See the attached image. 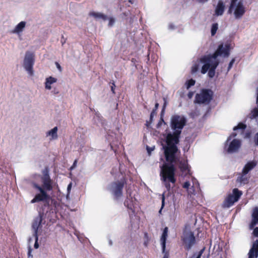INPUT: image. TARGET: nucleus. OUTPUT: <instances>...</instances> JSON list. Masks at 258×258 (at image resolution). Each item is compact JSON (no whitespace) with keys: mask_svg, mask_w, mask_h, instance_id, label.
Returning <instances> with one entry per match:
<instances>
[{"mask_svg":"<svg viewBox=\"0 0 258 258\" xmlns=\"http://www.w3.org/2000/svg\"><path fill=\"white\" fill-rule=\"evenodd\" d=\"M41 180L42 182V186H40L35 182L32 183L33 187L40 192L37 194L31 201V203L32 204L40 202L48 201L50 199V196L47 193V191L52 190V181L50 179L47 170L43 172Z\"/></svg>","mask_w":258,"mask_h":258,"instance_id":"f257e3e1","label":"nucleus"},{"mask_svg":"<svg viewBox=\"0 0 258 258\" xmlns=\"http://www.w3.org/2000/svg\"><path fill=\"white\" fill-rule=\"evenodd\" d=\"M175 171L176 168L174 164L164 163L161 167V179L168 191L171 188L170 183L174 184L176 181Z\"/></svg>","mask_w":258,"mask_h":258,"instance_id":"f03ea898","label":"nucleus"},{"mask_svg":"<svg viewBox=\"0 0 258 258\" xmlns=\"http://www.w3.org/2000/svg\"><path fill=\"white\" fill-rule=\"evenodd\" d=\"M166 163L175 164L179 161L180 151L177 146H163Z\"/></svg>","mask_w":258,"mask_h":258,"instance_id":"7ed1b4c3","label":"nucleus"},{"mask_svg":"<svg viewBox=\"0 0 258 258\" xmlns=\"http://www.w3.org/2000/svg\"><path fill=\"white\" fill-rule=\"evenodd\" d=\"M231 0L228 13H233L235 19H240L246 12V8L242 1Z\"/></svg>","mask_w":258,"mask_h":258,"instance_id":"20e7f679","label":"nucleus"},{"mask_svg":"<svg viewBox=\"0 0 258 258\" xmlns=\"http://www.w3.org/2000/svg\"><path fill=\"white\" fill-rule=\"evenodd\" d=\"M181 240L184 249L187 251H189L196 242L194 232L189 230L183 231Z\"/></svg>","mask_w":258,"mask_h":258,"instance_id":"39448f33","label":"nucleus"},{"mask_svg":"<svg viewBox=\"0 0 258 258\" xmlns=\"http://www.w3.org/2000/svg\"><path fill=\"white\" fill-rule=\"evenodd\" d=\"M242 195V192L241 191L238 190L237 188H234L232 191V194L228 195L222 204V207L224 208H228L232 206L234 203L239 200Z\"/></svg>","mask_w":258,"mask_h":258,"instance_id":"423d86ee","label":"nucleus"},{"mask_svg":"<svg viewBox=\"0 0 258 258\" xmlns=\"http://www.w3.org/2000/svg\"><path fill=\"white\" fill-rule=\"evenodd\" d=\"M213 92L208 89H203L200 94H197L194 101L195 103L208 104L212 99Z\"/></svg>","mask_w":258,"mask_h":258,"instance_id":"0eeeda50","label":"nucleus"},{"mask_svg":"<svg viewBox=\"0 0 258 258\" xmlns=\"http://www.w3.org/2000/svg\"><path fill=\"white\" fill-rule=\"evenodd\" d=\"M126 184V180L124 178L120 181H114L111 184V190L115 200L118 199L122 196V189Z\"/></svg>","mask_w":258,"mask_h":258,"instance_id":"6e6552de","label":"nucleus"},{"mask_svg":"<svg viewBox=\"0 0 258 258\" xmlns=\"http://www.w3.org/2000/svg\"><path fill=\"white\" fill-rule=\"evenodd\" d=\"M186 118L183 116L174 115L171 118L170 126L174 131H180L181 132L182 129L186 124Z\"/></svg>","mask_w":258,"mask_h":258,"instance_id":"1a4fd4ad","label":"nucleus"},{"mask_svg":"<svg viewBox=\"0 0 258 258\" xmlns=\"http://www.w3.org/2000/svg\"><path fill=\"white\" fill-rule=\"evenodd\" d=\"M180 135V131H175L172 133H168L165 138L166 145L164 146H177V145L179 143Z\"/></svg>","mask_w":258,"mask_h":258,"instance_id":"9d476101","label":"nucleus"},{"mask_svg":"<svg viewBox=\"0 0 258 258\" xmlns=\"http://www.w3.org/2000/svg\"><path fill=\"white\" fill-rule=\"evenodd\" d=\"M34 63V54L30 51H27L24 59V67L30 76L33 75V66Z\"/></svg>","mask_w":258,"mask_h":258,"instance_id":"9b49d317","label":"nucleus"},{"mask_svg":"<svg viewBox=\"0 0 258 258\" xmlns=\"http://www.w3.org/2000/svg\"><path fill=\"white\" fill-rule=\"evenodd\" d=\"M200 62L204 63L202 67L201 73L203 74H206L209 71L211 67H212L213 63L210 62L209 58L207 57H202L200 59Z\"/></svg>","mask_w":258,"mask_h":258,"instance_id":"f8f14e48","label":"nucleus"},{"mask_svg":"<svg viewBox=\"0 0 258 258\" xmlns=\"http://www.w3.org/2000/svg\"><path fill=\"white\" fill-rule=\"evenodd\" d=\"M241 142L238 139L233 140L230 143L228 148L227 150L228 153H234L238 151L240 147Z\"/></svg>","mask_w":258,"mask_h":258,"instance_id":"ddd939ff","label":"nucleus"},{"mask_svg":"<svg viewBox=\"0 0 258 258\" xmlns=\"http://www.w3.org/2000/svg\"><path fill=\"white\" fill-rule=\"evenodd\" d=\"M258 256V240H256L252 244V247L248 252V258H254Z\"/></svg>","mask_w":258,"mask_h":258,"instance_id":"4468645a","label":"nucleus"},{"mask_svg":"<svg viewBox=\"0 0 258 258\" xmlns=\"http://www.w3.org/2000/svg\"><path fill=\"white\" fill-rule=\"evenodd\" d=\"M247 173H244L242 171L238 174V176L236 179V182L240 184H246L248 183L249 176L247 175Z\"/></svg>","mask_w":258,"mask_h":258,"instance_id":"2eb2a0df","label":"nucleus"},{"mask_svg":"<svg viewBox=\"0 0 258 258\" xmlns=\"http://www.w3.org/2000/svg\"><path fill=\"white\" fill-rule=\"evenodd\" d=\"M168 228L166 227L164 228L162 236L160 238L162 252H165L166 248V241L168 236Z\"/></svg>","mask_w":258,"mask_h":258,"instance_id":"dca6fc26","label":"nucleus"},{"mask_svg":"<svg viewBox=\"0 0 258 258\" xmlns=\"http://www.w3.org/2000/svg\"><path fill=\"white\" fill-rule=\"evenodd\" d=\"M220 49V55L224 57H228L230 54V46L228 44H226L224 46L223 44H221L218 46L217 49Z\"/></svg>","mask_w":258,"mask_h":258,"instance_id":"f3484780","label":"nucleus"},{"mask_svg":"<svg viewBox=\"0 0 258 258\" xmlns=\"http://www.w3.org/2000/svg\"><path fill=\"white\" fill-rule=\"evenodd\" d=\"M257 165V162L253 160L248 162L244 166L242 171L244 173H248L249 171L252 170Z\"/></svg>","mask_w":258,"mask_h":258,"instance_id":"a211bd4d","label":"nucleus"},{"mask_svg":"<svg viewBox=\"0 0 258 258\" xmlns=\"http://www.w3.org/2000/svg\"><path fill=\"white\" fill-rule=\"evenodd\" d=\"M220 49H217L215 52L212 55H206L203 56V57H207L209 58L210 62L211 63H214L215 62H217L218 63V65L219 64V61L217 60V58L218 56L220 55Z\"/></svg>","mask_w":258,"mask_h":258,"instance_id":"6ab92c4d","label":"nucleus"},{"mask_svg":"<svg viewBox=\"0 0 258 258\" xmlns=\"http://www.w3.org/2000/svg\"><path fill=\"white\" fill-rule=\"evenodd\" d=\"M225 10V5L222 1H219L217 6L215 9V15L221 16L223 14Z\"/></svg>","mask_w":258,"mask_h":258,"instance_id":"aec40b11","label":"nucleus"},{"mask_svg":"<svg viewBox=\"0 0 258 258\" xmlns=\"http://www.w3.org/2000/svg\"><path fill=\"white\" fill-rule=\"evenodd\" d=\"M57 79L51 76L46 78L45 82V88L46 89L50 90L51 85L57 82Z\"/></svg>","mask_w":258,"mask_h":258,"instance_id":"412c9836","label":"nucleus"},{"mask_svg":"<svg viewBox=\"0 0 258 258\" xmlns=\"http://www.w3.org/2000/svg\"><path fill=\"white\" fill-rule=\"evenodd\" d=\"M89 15L90 16L93 17L96 19H101L104 21H105L107 19V16L100 13H97L92 11L89 13Z\"/></svg>","mask_w":258,"mask_h":258,"instance_id":"4be33fe9","label":"nucleus"},{"mask_svg":"<svg viewBox=\"0 0 258 258\" xmlns=\"http://www.w3.org/2000/svg\"><path fill=\"white\" fill-rule=\"evenodd\" d=\"M42 220L41 218L35 220L32 223V227L34 230V236L38 235V230L41 225Z\"/></svg>","mask_w":258,"mask_h":258,"instance_id":"5701e85b","label":"nucleus"},{"mask_svg":"<svg viewBox=\"0 0 258 258\" xmlns=\"http://www.w3.org/2000/svg\"><path fill=\"white\" fill-rule=\"evenodd\" d=\"M26 25V22L24 21H22L20 22L15 28V29L12 31L13 33H19L23 31L24 28H25Z\"/></svg>","mask_w":258,"mask_h":258,"instance_id":"b1692460","label":"nucleus"},{"mask_svg":"<svg viewBox=\"0 0 258 258\" xmlns=\"http://www.w3.org/2000/svg\"><path fill=\"white\" fill-rule=\"evenodd\" d=\"M179 168L182 172L188 170V165L187 161H179Z\"/></svg>","mask_w":258,"mask_h":258,"instance_id":"393cba45","label":"nucleus"},{"mask_svg":"<svg viewBox=\"0 0 258 258\" xmlns=\"http://www.w3.org/2000/svg\"><path fill=\"white\" fill-rule=\"evenodd\" d=\"M57 130H58L57 127V126L54 127L52 130H51L50 131H48L47 133V134H46L47 136H51V140L52 139H53V140L57 139L58 138V136H57Z\"/></svg>","mask_w":258,"mask_h":258,"instance_id":"a878e982","label":"nucleus"},{"mask_svg":"<svg viewBox=\"0 0 258 258\" xmlns=\"http://www.w3.org/2000/svg\"><path fill=\"white\" fill-rule=\"evenodd\" d=\"M218 66V63L217 62H215L213 63L212 67L210 68L208 71V75L209 78H212L214 77L215 75V70Z\"/></svg>","mask_w":258,"mask_h":258,"instance_id":"bb28decb","label":"nucleus"},{"mask_svg":"<svg viewBox=\"0 0 258 258\" xmlns=\"http://www.w3.org/2000/svg\"><path fill=\"white\" fill-rule=\"evenodd\" d=\"M252 220L251 224L254 225L258 223V208L256 207L254 208L252 214Z\"/></svg>","mask_w":258,"mask_h":258,"instance_id":"cd10ccee","label":"nucleus"},{"mask_svg":"<svg viewBox=\"0 0 258 258\" xmlns=\"http://www.w3.org/2000/svg\"><path fill=\"white\" fill-rule=\"evenodd\" d=\"M159 103L156 102L155 104V107H154V108H153V109L152 110L151 114H150V119L151 121H152L153 120V116L155 114H156V111L158 109V107H159Z\"/></svg>","mask_w":258,"mask_h":258,"instance_id":"c85d7f7f","label":"nucleus"},{"mask_svg":"<svg viewBox=\"0 0 258 258\" xmlns=\"http://www.w3.org/2000/svg\"><path fill=\"white\" fill-rule=\"evenodd\" d=\"M218 29V24L217 23L213 24L212 27H211V35L212 36H214L216 34Z\"/></svg>","mask_w":258,"mask_h":258,"instance_id":"c756f323","label":"nucleus"},{"mask_svg":"<svg viewBox=\"0 0 258 258\" xmlns=\"http://www.w3.org/2000/svg\"><path fill=\"white\" fill-rule=\"evenodd\" d=\"M246 125L245 124H244L242 122H240L237 124V126L234 127L233 130L236 131L239 129L244 130L246 128Z\"/></svg>","mask_w":258,"mask_h":258,"instance_id":"7c9ffc66","label":"nucleus"},{"mask_svg":"<svg viewBox=\"0 0 258 258\" xmlns=\"http://www.w3.org/2000/svg\"><path fill=\"white\" fill-rule=\"evenodd\" d=\"M196 83L195 80H194L192 79H190L187 81L186 84V88L187 89H188L190 87H191L192 86H194Z\"/></svg>","mask_w":258,"mask_h":258,"instance_id":"2f4dec72","label":"nucleus"},{"mask_svg":"<svg viewBox=\"0 0 258 258\" xmlns=\"http://www.w3.org/2000/svg\"><path fill=\"white\" fill-rule=\"evenodd\" d=\"M204 249L205 248H203L202 249H201L198 253V254L197 255L196 253H194L191 257L190 258H201L202 254L204 252Z\"/></svg>","mask_w":258,"mask_h":258,"instance_id":"473e14b6","label":"nucleus"},{"mask_svg":"<svg viewBox=\"0 0 258 258\" xmlns=\"http://www.w3.org/2000/svg\"><path fill=\"white\" fill-rule=\"evenodd\" d=\"M199 69V65L198 64H195L191 67V73L194 74L196 73Z\"/></svg>","mask_w":258,"mask_h":258,"instance_id":"72a5a7b5","label":"nucleus"},{"mask_svg":"<svg viewBox=\"0 0 258 258\" xmlns=\"http://www.w3.org/2000/svg\"><path fill=\"white\" fill-rule=\"evenodd\" d=\"M251 118H256L258 116V108H255L251 111Z\"/></svg>","mask_w":258,"mask_h":258,"instance_id":"f704fd0d","label":"nucleus"},{"mask_svg":"<svg viewBox=\"0 0 258 258\" xmlns=\"http://www.w3.org/2000/svg\"><path fill=\"white\" fill-rule=\"evenodd\" d=\"M253 142L255 147H258V132L253 137Z\"/></svg>","mask_w":258,"mask_h":258,"instance_id":"c9c22d12","label":"nucleus"},{"mask_svg":"<svg viewBox=\"0 0 258 258\" xmlns=\"http://www.w3.org/2000/svg\"><path fill=\"white\" fill-rule=\"evenodd\" d=\"M132 202V201L126 199L125 200L124 202V206L127 207L128 209H132V205L131 204V203Z\"/></svg>","mask_w":258,"mask_h":258,"instance_id":"e433bc0d","label":"nucleus"},{"mask_svg":"<svg viewBox=\"0 0 258 258\" xmlns=\"http://www.w3.org/2000/svg\"><path fill=\"white\" fill-rule=\"evenodd\" d=\"M165 196L164 195H162V206H161V208L160 209V210H159V213H161V211H162V209H163V208L164 207V205H165Z\"/></svg>","mask_w":258,"mask_h":258,"instance_id":"4c0bfd02","label":"nucleus"},{"mask_svg":"<svg viewBox=\"0 0 258 258\" xmlns=\"http://www.w3.org/2000/svg\"><path fill=\"white\" fill-rule=\"evenodd\" d=\"M35 236V243H34V247L35 248L37 249L39 247V244H38V235H36V236Z\"/></svg>","mask_w":258,"mask_h":258,"instance_id":"58836bf2","label":"nucleus"},{"mask_svg":"<svg viewBox=\"0 0 258 258\" xmlns=\"http://www.w3.org/2000/svg\"><path fill=\"white\" fill-rule=\"evenodd\" d=\"M235 59L234 58H232L231 59V60L230 61L229 65H228V71H229L231 69V68L233 66V63L235 62Z\"/></svg>","mask_w":258,"mask_h":258,"instance_id":"ea45409f","label":"nucleus"},{"mask_svg":"<svg viewBox=\"0 0 258 258\" xmlns=\"http://www.w3.org/2000/svg\"><path fill=\"white\" fill-rule=\"evenodd\" d=\"M190 185V182L187 181L183 183V184L182 185V187L187 190L189 188Z\"/></svg>","mask_w":258,"mask_h":258,"instance_id":"a19ab883","label":"nucleus"},{"mask_svg":"<svg viewBox=\"0 0 258 258\" xmlns=\"http://www.w3.org/2000/svg\"><path fill=\"white\" fill-rule=\"evenodd\" d=\"M115 22V20L113 18H109V23H108V26L109 27H111L113 26Z\"/></svg>","mask_w":258,"mask_h":258,"instance_id":"79ce46f5","label":"nucleus"},{"mask_svg":"<svg viewBox=\"0 0 258 258\" xmlns=\"http://www.w3.org/2000/svg\"><path fill=\"white\" fill-rule=\"evenodd\" d=\"M236 135H237V134L236 133H232L230 135V136L228 138V139H227V140L226 141V143H228L229 141H230L232 138H234V137H236Z\"/></svg>","mask_w":258,"mask_h":258,"instance_id":"37998d69","label":"nucleus"},{"mask_svg":"<svg viewBox=\"0 0 258 258\" xmlns=\"http://www.w3.org/2000/svg\"><path fill=\"white\" fill-rule=\"evenodd\" d=\"M163 100H164V104L163 105L162 112H163L164 111V110L166 107L167 103V100L165 98H163Z\"/></svg>","mask_w":258,"mask_h":258,"instance_id":"c03bdc74","label":"nucleus"},{"mask_svg":"<svg viewBox=\"0 0 258 258\" xmlns=\"http://www.w3.org/2000/svg\"><path fill=\"white\" fill-rule=\"evenodd\" d=\"M253 234L255 237H258V227H256L254 229Z\"/></svg>","mask_w":258,"mask_h":258,"instance_id":"a18cd8bd","label":"nucleus"},{"mask_svg":"<svg viewBox=\"0 0 258 258\" xmlns=\"http://www.w3.org/2000/svg\"><path fill=\"white\" fill-rule=\"evenodd\" d=\"M32 250V249L31 248V247H29L28 248V258L33 257V255L31 254Z\"/></svg>","mask_w":258,"mask_h":258,"instance_id":"49530a36","label":"nucleus"},{"mask_svg":"<svg viewBox=\"0 0 258 258\" xmlns=\"http://www.w3.org/2000/svg\"><path fill=\"white\" fill-rule=\"evenodd\" d=\"M55 66H56L57 69L59 70V71L61 72L62 68H61V67L60 66V65L59 64V63L58 62H55Z\"/></svg>","mask_w":258,"mask_h":258,"instance_id":"de8ad7c7","label":"nucleus"},{"mask_svg":"<svg viewBox=\"0 0 258 258\" xmlns=\"http://www.w3.org/2000/svg\"><path fill=\"white\" fill-rule=\"evenodd\" d=\"M115 84L114 82L112 83V85L111 86V90L113 94H115Z\"/></svg>","mask_w":258,"mask_h":258,"instance_id":"09e8293b","label":"nucleus"},{"mask_svg":"<svg viewBox=\"0 0 258 258\" xmlns=\"http://www.w3.org/2000/svg\"><path fill=\"white\" fill-rule=\"evenodd\" d=\"M51 93L54 95H56L59 93V91L56 88H54L53 90L51 91Z\"/></svg>","mask_w":258,"mask_h":258,"instance_id":"8fccbe9b","label":"nucleus"},{"mask_svg":"<svg viewBox=\"0 0 258 258\" xmlns=\"http://www.w3.org/2000/svg\"><path fill=\"white\" fill-rule=\"evenodd\" d=\"M77 162H78V160L76 159L74 161V162L73 163V165L71 167V169L74 168H75L76 167Z\"/></svg>","mask_w":258,"mask_h":258,"instance_id":"3c124183","label":"nucleus"},{"mask_svg":"<svg viewBox=\"0 0 258 258\" xmlns=\"http://www.w3.org/2000/svg\"><path fill=\"white\" fill-rule=\"evenodd\" d=\"M164 253V255L163 257V258H168L169 257V253L168 251H165V252H163Z\"/></svg>","mask_w":258,"mask_h":258,"instance_id":"603ef678","label":"nucleus"},{"mask_svg":"<svg viewBox=\"0 0 258 258\" xmlns=\"http://www.w3.org/2000/svg\"><path fill=\"white\" fill-rule=\"evenodd\" d=\"M194 92H188L187 96L189 98H191L193 96Z\"/></svg>","mask_w":258,"mask_h":258,"instance_id":"864d4df0","label":"nucleus"},{"mask_svg":"<svg viewBox=\"0 0 258 258\" xmlns=\"http://www.w3.org/2000/svg\"><path fill=\"white\" fill-rule=\"evenodd\" d=\"M149 239L145 240L144 244L145 246H147L149 243Z\"/></svg>","mask_w":258,"mask_h":258,"instance_id":"5fc2aeb1","label":"nucleus"},{"mask_svg":"<svg viewBox=\"0 0 258 258\" xmlns=\"http://www.w3.org/2000/svg\"><path fill=\"white\" fill-rule=\"evenodd\" d=\"M144 238L146 240L149 239L148 234L147 232L144 233Z\"/></svg>","mask_w":258,"mask_h":258,"instance_id":"6e6d98bb","label":"nucleus"},{"mask_svg":"<svg viewBox=\"0 0 258 258\" xmlns=\"http://www.w3.org/2000/svg\"><path fill=\"white\" fill-rule=\"evenodd\" d=\"M199 3H205L207 2L208 0H197Z\"/></svg>","mask_w":258,"mask_h":258,"instance_id":"4d7b16f0","label":"nucleus"},{"mask_svg":"<svg viewBox=\"0 0 258 258\" xmlns=\"http://www.w3.org/2000/svg\"><path fill=\"white\" fill-rule=\"evenodd\" d=\"M147 149L149 153L150 152L151 149H150L149 147L147 146Z\"/></svg>","mask_w":258,"mask_h":258,"instance_id":"13d9d810","label":"nucleus"},{"mask_svg":"<svg viewBox=\"0 0 258 258\" xmlns=\"http://www.w3.org/2000/svg\"><path fill=\"white\" fill-rule=\"evenodd\" d=\"M71 184L70 183L68 186V189H69L71 187Z\"/></svg>","mask_w":258,"mask_h":258,"instance_id":"bf43d9fd","label":"nucleus"}]
</instances>
